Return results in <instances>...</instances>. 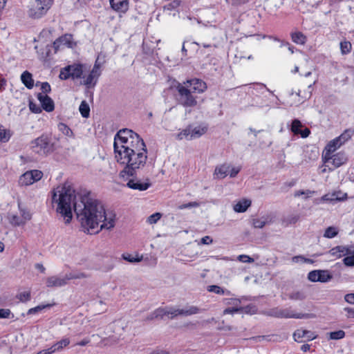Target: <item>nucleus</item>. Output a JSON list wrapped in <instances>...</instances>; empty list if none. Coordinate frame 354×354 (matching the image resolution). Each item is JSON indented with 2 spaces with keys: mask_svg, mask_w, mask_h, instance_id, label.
Here are the masks:
<instances>
[{
  "mask_svg": "<svg viewBox=\"0 0 354 354\" xmlns=\"http://www.w3.org/2000/svg\"><path fill=\"white\" fill-rule=\"evenodd\" d=\"M333 278V275L330 273L328 270H319V277L318 279H319V282L325 283L328 282Z\"/></svg>",
  "mask_w": 354,
  "mask_h": 354,
  "instance_id": "33",
  "label": "nucleus"
},
{
  "mask_svg": "<svg viewBox=\"0 0 354 354\" xmlns=\"http://www.w3.org/2000/svg\"><path fill=\"white\" fill-rule=\"evenodd\" d=\"M338 232L335 227H328L325 230L324 236L326 238H333L337 234Z\"/></svg>",
  "mask_w": 354,
  "mask_h": 354,
  "instance_id": "42",
  "label": "nucleus"
},
{
  "mask_svg": "<svg viewBox=\"0 0 354 354\" xmlns=\"http://www.w3.org/2000/svg\"><path fill=\"white\" fill-rule=\"evenodd\" d=\"M156 317L162 319L165 316H168L170 319L175 318L174 308H158L156 309Z\"/></svg>",
  "mask_w": 354,
  "mask_h": 354,
  "instance_id": "23",
  "label": "nucleus"
},
{
  "mask_svg": "<svg viewBox=\"0 0 354 354\" xmlns=\"http://www.w3.org/2000/svg\"><path fill=\"white\" fill-rule=\"evenodd\" d=\"M315 193V191H311L309 189H307L306 191L299 190L295 193V196L298 197L301 195L306 194V198H308V197L311 196L313 194H314Z\"/></svg>",
  "mask_w": 354,
  "mask_h": 354,
  "instance_id": "55",
  "label": "nucleus"
},
{
  "mask_svg": "<svg viewBox=\"0 0 354 354\" xmlns=\"http://www.w3.org/2000/svg\"><path fill=\"white\" fill-rule=\"evenodd\" d=\"M136 133L129 129H120L115 136L113 147L114 149H118V146L131 139L134 136H138Z\"/></svg>",
  "mask_w": 354,
  "mask_h": 354,
  "instance_id": "9",
  "label": "nucleus"
},
{
  "mask_svg": "<svg viewBox=\"0 0 354 354\" xmlns=\"http://www.w3.org/2000/svg\"><path fill=\"white\" fill-rule=\"evenodd\" d=\"M111 8L118 12L125 13L129 9V0H109Z\"/></svg>",
  "mask_w": 354,
  "mask_h": 354,
  "instance_id": "19",
  "label": "nucleus"
},
{
  "mask_svg": "<svg viewBox=\"0 0 354 354\" xmlns=\"http://www.w3.org/2000/svg\"><path fill=\"white\" fill-rule=\"evenodd\" d=\"M21 80L27 88H32L34 86V80L32 79V75L30 72L27 71L23 72L21 75Z\"/></svg>",
  "mask_w": 354,
  "mask_h": 354,
  "instance_id": "24",
  "label": "nucleus"
},
{
  "mask_svg": "<svg viewBox=\"0 0 354 354\" xmlns=\"http://www.w3.org/2000/svg\"><path fill=\"white\" fill-rule=\"evenodd\" d=\"M29 172L32 174V178L35 182L39 180L43 176V173L39 170L35 169L29 171Z\"/></svg>",
  "mask_w": 354,
  "mask_h": 354,
  "instance_id": "52",
  "label": "nucleus"
},
{
  "mask_svg": "<svg viewBox=\"0 0 354 354\" xmlns=\"http://www.w3.org/2000/svg\"><path fill=\"white\" fill-rule=\"evenodd\" d=\"M181 3V1L180 0H174L172 1L171 2H170L169 3H168L166 7L168 10H175L178 7L180 6Z\"/></svg>",
  "mask_w": 354,
  "mask_h": 354,
  "instance_id": "54",
  "label": "nucleus"
},
{
  "mask_svg": "<svg viewBox=\"0 0 354 354\" xmlns=\"http://www.w3.org/2000/svg\"><path fill=\"white\" fill-rule=\"evenodd\" d=\"M151 185L149 178H146L145 180H142L138 178H133L130 179L127 186L132 189H136L139 191H145L149 188Z\"/></svg>",
  "mask_w": 354,
  "mask_h": 354,
  "instance_id": "11",
  "label": "nucleus"
},
{
  "mask_svg": "<svg viewBox=\"0 0 354 354\" xmlns=\"http://www.w3.org/2000/svg\"><path fill=\"white\" fill-rule=\"evenodd\" d=\"M162 214L159 212L154 213L147 218V222L150 224H155L160 219Z\"/></svg>",
  "mask_w": 354,
  "mask_h": 354,
  "instance_id": "45",
  "label": "nucleus"
},
{
  "mask_svg": "<svg viewBox=\"0 0 354 354\" xmlns=\"http://www.w3.org/2000/svg\"><path fill=\"white\" fill-rule=\"evenodd\" d=\"M37 99L39 101L41 107L44 110L47 112H51L55 109V104L53 100L47 95L42 93H38Z\"/></svg>",
  "mask_w": 354,
  "mask_h": 354,
  "instance_id": "17",
  "label": "nucleus"
},
{
  "mask_svg": "<svg viewBox=\"0 0 354 354\" xmlns=\"http://www.w3.org/2000/svg\"><path fill=\"white\" fill-rule=\"evenodd\" d=\"M326 152L323 154V160L325 164H326L327 167H330V165L331 163L329 160V158L333 157V155L331 154L333 151H328V149H325Z\"/></svg>",
  "mask_w": 354,
  "mask_h": 354,
  "instance_id": "50",
  "label": "nucleus"
},
{
  "mask_svg": "<svg viewBox=\"0 0 354 354\" xmlns=\"http://www.w3.org/2000/svg\"><path fill=\"white\" fill-rule=\"evenodd\" d=\"M343 262L346 266H354V254L344 257Z\"/></svg>",
  "mask_w": 354,
  "mask_h": 354,
  "instance_id": "57",
  "label": "nucleus"
},
{
  "mask_svg": "<svg viewBox=\"0 0 354 354\" xmlns=\"http://www.w3.org/2000/svg\"><path fill=\"white\" fill-rule=\"evenodd\" d=\"M318 277H319V270L310 271L308 274V280H310V281H313V282L319 281V279H317Z\"/></svg>",
  "mask_w": 354,
  "mask_h": 354,
  "instance_id": "49",
  "label": "nucleus"
},
{
  "mask_svg": "<svg viewBox=\"0 0 354 354\" xmlns=\"http://www.w3.org/2000/svg\"><path fill=\"white\" fill-rule=\"evenodd\" d=\"M343 144L341 141L339 140L338 138L333 139L330 141L329 143L326 145V149H328V151H335L337 148L340 147Z\"/></svg>",
  "mask_w": 354,
  "mask_h": 354,
  "instance_id": "36",
  "label": "nucleus"
},
{
  "mask_svg": "<svg viewBox=\"0 0 354 354\" xmlns=\"http://www.w3.org/2000/svg\"><path fill=\"white\" fill-rule=\"evenodd\" d=\"M32 151L41 156H46L53 151V144L50 143V138L47 135H41L31 142Z\"/></svg>",
  "mask_w": 354,
  "mask_h": 354,
  "instance_id": "5",
  "label": "nucleus"
},
{
  "mask_svg": "<svg viewBox=\"0 0 354 354\" xmlns=\"http://www.w3.org/2000/svg\"><path fill=\"white\" fill-rule=\"evenodd\" d=\"M184 84L188 87L194 94L202 93L207 89V85L205 82L200 79H192L184 82Z\"/></svg>",
  "mask_w": 354,
  "mask_h": 354,
  "instance_id": "10",
  "label": "nucleus"
},
{
  "mask_svg": "<svg viewBox=\"0 0 354 354\" xmlns=\"http://www.w3.org/2000/svg\"><path fill=\"white\" fill-rule=\"evenodd\" d=\"M17 298L22 302L29 301L30 299V292H23L19 294Z\"/></svg>",
  "mask_w": 354,
  "mask_h": 354,
  "instance_id": "51",
  "label": "nucleus"
},
{
  "mask_svg": "<svg viewBox=\"0 0 354 354\" xmlns=\"http://www.w3.org/2000/svg\"><path fill=\"white\" fill-rule=\"evenodd\" d=\"M115 158L118 162L125 165L123 172L133 176L136 174L138 169L142 168L145 165L147 158V150L131 153L120 152L118 155H115Z\"/></svg>",
  "mask_w": 354,
  "mask_h": 354,
  "instance_id": "2",
  "label": "nucleus"
},
{
  "mask_svg": "<svg viewBox=\"0 0 354 354\" xmlns=\"http://www.w3.org/2000/svg\"><path fill=\"white\" fill-rule=\"evenodd\" d=\"M299 259H301L304 262L308 263H314L313 260H312L310 259L305 258L304 257H303L301 255L293 257L292 259V261L295 262V263H297L299 261Z\"/></svg>",
  "mask_w": 354,
  "mask_h": 354,
  "instance_id": "56",
  "label": "nucleus"
},
{
  "mask_svg": "<svg viewBox=\"0 0 354 354\" xmlns=\"http://www.w3.org/2000/svg\"><path fill=\"white\" fill-rule=\"evenodd\" d=\"M178 103L184 107H194L197 105L196 97L186 85L178 84L176 87Z\"/></svg>",
  "mask_w": 354,
  "mask_h": 354,
  "instance_id": "4",
  "label": "nucleus"
},
{
  "mask_svg": "<svg viewBox=\"0 0 354 354\" xmlns=\"http://www.w3.org/2000/svg\"><path fill=\"white\" fill-rule=\"evenodd\" d=\"M252 201L249 199H242L239 201L234 206V210L236 212H245L248 208L251 205Z\"/></svg>",
  "mask_w": 354,
  "mask_h": 354,
  "instance_id": "25",
  "label": "nucleus"
},
{
  "mask_svg": "<svg viewBox=\"0 0 354 354\" xmlns=\"http://www.w3.org/2000/svg\"><path fill=\"white\" fill-rule=\"evenodd\" d=\"M344 299L346 302L354 304V293L346 294L344 297Z\"/></svg>",
  "mask_w": 354,
  "mask_h": 354,
  "instance_id": "64",
  "label": "nucleus"
},
{
  "mask_svg": "<svg viewBox=\"0 0 354 354\" xmlns=\"http://www.w3.org/2000/svg\"><path fill=\"white\" fill-rule=\"evenodd\" d=\"M191 126H188L187 128L179 132L176 135V138L178 140H183L184 138L191 140L192 138H191Z\"/></svg>",
  "mask_w": 354,
  "mask_h": 354,
  "instance_id": "34",
  "label": "nucleus"
},
{
  "mask_svg": "<svg viewBox=\"0 0 354 354\" xmlns=\"http://www.w3.org/2000/svg\"><path fill=\"white\" fill-rule=\"evenodd\" d=\"M29 108H30V110L32 113H39L41 112V107L38 104H37L31 101L29 102Z\"/></svg>",
  "mask_w": 354,
  "mask_h": 354,
  "instance_id": "53",
  "label": "nucleus"
},
{
  "mask_svg": "<svg viewBox=\"0 0 354 354\" xmlns=\"http://www.w3.org/2000/svg\"><path fill=\"white\" fill-rule=\"evenodd\" d=\"M68 283L66 274L64 277L53 275L46 279V286L48 288H56L66 286Z\"/></svg>",
  "mask_w": 354,
  "mask_h": 354,
  "instance_id": "12",
  "label": "nucleus"
},
{
  "mask_svg": "<svg viewBox=\"0 0 354 354\" xmlns=\"http://www.w3.org/2000/svg\"><path fill=\"white\" fill-rule=\"evenodd\" d=\"M199 206V204L197 202H189L188 203H185L179 206V208L180 209H186V208H191V207H196Z\"/></svg>",
  "mask_w": 354,
  "mask_h": 354,
  "instance_id": "61",
  "label": "nucleus"
},
{
  "mask_svg": "<svg viewBox=\"0 0 354 354\" xmlns=\"http://www.w3.org/2000/svg\"><path fill=\"white\" fill-rule=\"evenodd\" d=\"M354 135V129H346L338 138L339 140L342 142V144H344L346 141H348L351 137Z\"/></svg>",
  "mask_w": 354,
  "mask_h": 354,
  "instance_id": "32",
  "label": "nucleus"
},
{
  "mask_svg": "<svg viewBox=\"0 0 354 354\" xmlns=\"http://www.w3.org/2000/svg\"><path fill=\"white\" fill-rule=\"evenodd\" d=\"M238 259L243 263H252L254 259L245 254H241L238 257Z\"/></svg>",
  "mask_w": 354,
  "mask_h": 354,
  "instance_id": "60",
  "label": "nucleus"
},
{
  "mask_svg": "<svg viewBox=\"0 0 354 354\" xmlns=\"http://www.w3.org/2000/svg\"><path fill=\"white\" fill-rule=\"evenodd\" d=\"M315 317L313 314L310 313H297L289 308H281V318H295V319H309Z\"/></svg>",
  "mask_w": 354,
  "mask_h": 354,
  "instance_id": "15",
  "label": "nucleus"
},
{
  "mask_svg": "<svg viewBox=\"0 0 354 354\" xmlns=\"http://www.w3.org/2000/svg\"><path fill=\"white\" fill-rule=\"evenodd\" d=\"M59 129L60 131H62L64 134H65L67 136H71L73 135L72 130L65 124L60 123L59 124Z\"/></svg>",
  "mask_w": 354,
  "mask_h": 354,
  "instance_id": "46",
  "label": "nucleus"
},
{
  "mask_svg": "<svg viewBox=\"0 0 354 354\" xmlns=\"http://www.w3.org/2000/svg\"><path fill=\"white\" fill-rule=\"evenodd\" d=\"M41 90L43 93H49L51 91L50 85L46 82H42L41 83Z\"/></svg>",
  "mask_w": 354,
  "mask_h": 354,
  "instance_id": "59",
  "label": "nucleus"
},
{
  "mask_svg": "<svg viewBox=\"0 0 354 354\" xmlns=\"http://www.w3.org/2000/svg\"><path fill=\"white\" fill-rule=\"evenodd\" d=\"M52 202L57 203V212L65 219L66 223L72 219V203L77 218L86 230H94L100 223V229L110 230L115 226V214L106 213L102 203L90 196L89 194L80 195L76 199L75 190L67 184L58 186L52 191Z\"/></svg>",
  "mask_w": 354,
  "mask_h": 354,
  "instance_id": "1",
  "label": "nucleus"
},
{
  "mask_svg": "<svg viewBox=\"0 0 354 354\" xmlns=\"http://www.w3.org/2000/svg\"><path fill=\"white\" fill-rule=\"evenodd\" d=\"M11 311L8 308L0 309V318H9Z\"/></svg>",
  "mask_w": 354,
  "mask_h": 354,
  "instance_id": "62",
  "label": "nucleus"
},
{
  "mask_svg": "<svg viewBox=\"0 0 354 354\" xmlns=\"http://www.w3.org/2000/svg\"><path fill=\"white\" fill-rule=\"evenodd\" d=\"M340 48L342 54H347L351 51V44L349 41H344L340 43Z\"/></svg>",
  "mask_w": 354,
  "mask_h": 354,
  "instance_id": "43",
  "label": "nucleus"
},
{
  "mask_svg": "<svg viewBox=\"0 0 354 354\" xmlns=\"http://www.w3.org/2000/svg\"><path fill=\"white\" fill-rule=\"evenodd\" d=\"M291 39L297 44H304L306 41V37L301 32H292Z\"/></svg>",
  "mask_w": 354,
  "mask_h": 354,
  "instance_id": "29",
  "label": "nucleus"
},
{
  "mask_svg": "<svg viewBox=\"0 0 354 354\" xmlns=\"http://www.w3.org/2000/svg\"><path fill=\"white\" fill-rule=\"evenodd\" d=\"M8 219L10 224L14 226H19L25 223V221L16 214H9Z\"/></svg>",
  "mask_w": 354,
  "mask_h": 354,
  "instance_id": "37",
  "label": "nucleus"
},
{
  "mask_svg": "<svg viewBox=\"0 0 354 354\" xmlns=\"http://www.w3.org/2000/svg\"><path fill=\"white\" fill-rule=\"evenodd\" d=\"M299 220V214H291L284 218V222L287 225L295 224Z\"/></svg>",
  "mask_w": 354,
  "mask_h": 354,
  "instance_id": "44",
  "label": "nucleus"
},
{
  "mask_svg": "<svg viewBox=\"0 0 354 354\" xmlns=\"http://www.w3.org/2000/svg\"><path fill=\"white\" fill-rule=\"evenodd\" d=\"M79 111L83 118H87L90 115V107L86 101H82L80 105Z\"/></svg>",
  "mask_w": 354,
  "mask_h": 354,
  "instance_id": "35",
  "label": "nucleus"
},
{
  "mask_svg": "<svg viewBox=\"0 0 354 354\" xmlns=\"http://www.w3.org/2000/svg\"><path fill=\"white\" fill-rule=\"evenodd\" d=\"M339 192H334L333 194H326L324 195L319 201H341L347 198V194H344L342 197L339 196Z\"/></svg>",
  "mask_w": 354,
  "mask_h": 354,
  "instance_id": "22",
  "label": "nucleus"
},
{
  "mask_svg": "<svg viewBox=\"0 0 354 354\" xmlns=\"http://www.w3.org/2000/svg\"><path fill=\"white\" fill-rule=\"evenodd\" d=\"M352 252L350 248L344 245H337L336 247L330 249L327 254H330L331 256L339 259L342 257L346 256L347 254H349Z\"/></svg>",
  "mask_w": 354,
  "mask_h": 354,
  "instance_id": "18",
  "label": "nucleus"
},
{
  "mask_svg": "<svg viewBox=\"0 0 354 354\" xmlns=\"http://www.w3.org/2000/svg\"><path fill=\"white\" fill-rule=\"evenodd\" d=\"M32 174H30L28 171H26L23 175H21L19 178V183L22 186L30 185L35 183L32 178Z\"/></svg>",
  "mask_w": 354,
  "mask_h": 354,
  "instance_id": "27",
  "label": "nucleus"
},
{
  "mask_svg": "<svg viewBox=\"0 0 354 354\" xmlns=\"http://www.w3.org/2000/svg\"><path fill=\"white\" fill-rule=\"evenodd\" d=\"M73 43V37L70 34H66L58 39H57L53 42V47L55 48V52L59 50L61 48L67 46L71 47Z\"/></svg>",
  "mask_w": 354,
  "mask_h": 354,
  "instance_id": "16",
  "label": "nucleus"
},
{
  "mask_svg": "<svg viewBox=\"0 0 354 354\" xmlns=\"http://www.w3.org/2000/svg\"><path fill=\"white\" fill-rule=\"evenodd\" d=\"M272 222V216L270 214L262 216L261 218H253L252 224L255 228H263L266 224Z\"/></svg>",
  "mask_w": 354,
  "mask_h": 354,
  "instance_id": "21",
  "label": "nucleus"
},
{
  "mask_svg": "<svg viewBox=\"0 0 354 354\" xmlns=\"http://www.w3.org/2000/svg\"><path fill=\"white\" fill-rule=\"evenodd\" d=\"M10 133L6 129L0 128V141L2 142H8L10 139Z\"/></svg>",
  "mask_w": 354,
  "mask_h": 354,
  "instance_id": "48",
  "label": "nucleus"
},
{
  "mask_svg": "<svg viewBox=\"0 0 354 354\" xmlns=\"http://www.w3.org/2000/svg\"><path fill=\"white\" fill-rule=\"evenodd\" d=\"M207 131L206 127H192L191 126V138L193 139L198 138L203 136Z\"/></svg>",
  "mask_w": 354,
  "mask_h": 354,
  "instance_id": "30",
  "label": "nucleus"
},
{
  "mask_svg": "<svg viewBox=\"0 0 354 354\" xmlns=\"http://www.w3.org/2000/svg\"><path fill=\"white\" fill-rule=\"evenodd\" d=\"M330 339H340L345 337V332L342 330H339L328 333Z\"/></svg>",
  "mask_w": 354,
  "mask_h": 354,
  "instance_id": "40",
  "label": "nucleus"
},
{
  "mask_svg": "<svg viewBox=\"0 0 354 354\" xmlns=\"http://www.w3.org/2000/svg\"><path fill=\"white\" fill-rule=\"evenodd\" d=\"M70 344L69 338H63L60 341L57 342L54 344L57 351H62L64 347L67 346Z\"/></svg>",
  "mask_w": 354,
  "mask_h": 354,
  "instance_id": "39",
  "label": "nucleus"
},
{
  "mask_svg": "<svg viewBox=\"0 0 354 354\" xmlns=\"http://www.w3.org/2000/svg\"><path fill=\"white\" fill-rule=\"evenodd\" d=\"M202 310L195 306H187L183 309H179V308H174V313H175V317L178 315H183V316H189L195 314H198L201 313Z\"/></svg>",
  "mask_w": 354,
  "mask_h": 354,
  "instance_id": "20",
  "label": "nucleus"
},
{
  "mask_svg": "<svg viewBox=\"0 0 354 354\" xmlns=\"http://www.w3.org/2000/svg\"><path fill=\"white\" fill-rule=\"evenodd\" d=\"M328 161L331 162L330 165L333 167H329V170L332 171L346 164L348 161V156L344 152H339L333 155Z\"/></svg>",
  "mask_w": 354,
  "mask_h": 354,
  "instance_id": "13",
  "label": "nucleus"
},
{
  "mask_svg": "<svg viewBox=\"0 0 354 354\" xmlns=\"http://www.w3.org/2000/svg\"><path fill=\"white\" fill-rule=\"evenodd\" d=\"M49 307H50V304L37 306L35 308H32L29 309L28 311V315L35 314V313L41 311V310L46 308H49Z\"/></svg>",
  "mask_w": 354,
  "mask_h": 354,
  "instance_id": "47",
  "label": "nucleus"
},
{
  "mask_svg": "<svg viewBox=\"0 0 354 354\" xmlns=\"http://www.w3.org/2000/svg\"><path fill=\"white\" fill-rule=\"evenodd\" d=\"M302 127H303V124L301 122V121L299 120L298 119H295L292 122L290 129H291L292 132H293L295 134L299 135V133L301 130L300 128H301Z\"/></svg>",
  "mask_w": 354,
  "mask_h": 354,
  "instance_id": "38",
  "label": "nucleus"
},
{
  "mask_svg": "<svg viewBox=\"0 0 354 354\" xmlns=\"http://www.w3.org/2000/svg\"><path fill=\"white\" fill-rule=\"evenodd\" d=\"M213 242L212 239L209 236H205L201 239L199 244L209 245Z\"/></svg>",
  "mask_w": 354,
  "mask_h": 354,
  "instance_id": "63",
  "label": "nucleus"
},
{
  "mask_svg": "<svg viewBox=\"0 0 354 354\" xmlns=\"http://www.w3.org/2000/svg\"><path fill=\"white\" fill-rule=\"evenodd\" d=\"M207 290L210 292H214L218 295H230V292L226 289L216 285H212L207 287Z\"/></svg>",
  "mask_w": 354,
  "mask_h": 354,
  "instance_id": "31",
  "label": "nucleus"
},
{
  "mask_svg": "<svg viewBox=\"0 0 354 354\" xmlns=\"http://www.w3.org/2000/svg\"><path fill=\"white\" fill-rule=\"evenodd\" d=\"M146 145L143 140L139 135L134 136L131 139H129L122 145L118 146V149H114L115 155H118L120 152L122 153H131L136 151L146 150Z\"/></svg>",
  "mask_w": 354,
  "mask_h": 354,
  "instance_id": "3",
  "label": "nucleus"
},
{
  "mask_svg": "<svg viewBox=\"0 0 354 354\" xmlns=\"http://www.w3.org/2000/svg\"><path fill=\"white\" fill-rule=\"evenodd\" d=\"M66 277L68 278V281L69 280L73 279L85 278L86 275L84 273H78V274L69 273V274H66Z\"/></svg>",
  "mask_w": 354,
  "mask_h": 354,
  "instance_id": "58",
  "label": "nucleus"
},
{
  "mask_svg": "<svg viewBox=\"0 0 354 354\" xmlns=\"http://www.w3.org/2000/svg\"><path fill=\"white\" fill-rule=\"evenodd\" d=\"M230 165L224 164L216 167L214 174L219 178H224L230 172Z\"/></svg>",
  "mask_w": 354,
  "mask_h": 354,
  "instance_id": "26",
  "label": "nucleus"
},
{
  "mask_svg": "<svg viewBox=\"0 0 354 354\" xmlns=\"http://www.w3.org/2000/svg\"><path fill=\"white\" fill-rule=\"evenodd\" d=\"M100 75V66L96 62L89 74L86 77L82 75V78L84 80L80 84L85 86L86 88H94Z\"/></svg>",
  "mask_w": 354,
  "mask_h": 354,
  "instance_id": "8",
  "label": "nucleus"
},
{
  "mask_svg": "<svg viewBox=\"0 0 354 354\" xmlns=\"http://www.w3.org/2000/svg\"><path fill=\"white\" fill-rule=\"evenodd\" d=\"M84 66L80 63H74L71 65H68L61 69L59 73V78L63 80L81 79L84 73Z\"/></svg>",
  "mask_w": 354,
  "mask_h": 354,
  "instance_id": "6",
  "label": "nucleus"
},
{
  "mask_svg": "<svg viewBox=\"0 0 354 354\" xmlns=\"http://www.w3.org/2000/svg\"><path fill=\"white\" fill-rule=\"evenodd\" d=\"M317 335L310 330L297 329L293 333V338L295 341L298 342H302L303 338H305L307 341H311L315 339Z\"/></svg>",
  "mask_w": 354,
  "mask_h": 354,
  "instance_id": "14",
  "label": "nucleus"
},
{
  "mask_svg": "<svg viewBox=\"0 0 354 354\" xmlns=\"http://www.w3.org/2000/svg\"><path fill=\"white\" fill-rule=\"evenodd\" d=\"M53 0H35L29 10V15L34 18H40L50 8Z\"/></svg>",
  "mask_w": 354,
  "mask_h": 354,
  "instance_id": "7",
  "label": "nucleus"
},
{
  "mask_svg": "<svg viewBox=\"0 0 354 354\" xmlns=\"http://www.w3.org/2000/svg\"><path fill=\"white\" fill-rule=\"evenodd\" d=\"M307 295L304 290L292 291L288 294V298L294 301H303Z\"/></svg>",
  "mask_w": 354,
  "mask_h": 354,
  "instance_id": "28",
  "label": "nucleus"
},
{
  "mask_svg": "<svg viewBox=\"0 0 354 354\" xmlns=\"http://www.w3.org/2000/svg\"><path fill=\"white\" fill-rule=\"evenodd\" d=\"M265 314L268 316H271V317H277V318H281V308H278V307L274 308H272V309L269 310L268 311H267Z\"/></svg>",
  "mask_w": 354,
  "mask_h": 354,
  "instance_id": "41",
  "label": "nucleus"
}]
</instances>
